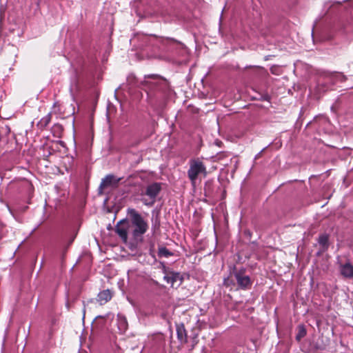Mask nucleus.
<instances>
[{
  "mask_svg": "<svg viewBox=\"0 0 353 353\" xmlns=\"http://www.w3.org/2000/svg\"><path fill=\"white\" fill-rule=\"evenodd\" d=\"M127 214L130 217V234L134 240L141 239L148 230V224L143 217L134 208H128Z\"/></svg>",
  "mask_w": 353,
  "mask_h": 353,
  "instance_id": "f257e3e1",
  "label": "nucleus"
},
{
  "mask_svg": "<svg viewBox=\"0 0 353 353\" xmlns=\"http://www.w3.org/2000/svg\"><path fill=\"white\" fill-rule=\"evenodd\" d=\"M188 176L193 187L196 186V181L199 177H206L208 172L204 163L199 158L192 159L189 161Z\"/></svg>",
  "mask_w": 353,
  "mask_h": 353,
  "instance_id": "f03ea898",
  "label": "nucleus"
},
{
  "mask_svg": "<svg viewBox=\"0 0 353 353\" xmlns=\"http://www.w3.org/2000/svg\"><path fill=\"white\" fill-rule=\"evenodd\" d=\"M341 75L338 73H332L329 72H321L319 73L317 85L316 87V92L321 94L325 92L330 85H333L337 82Z\"/></svg>",
  "mask_w": 353,
  "mask_h": 353,
  "instance_id": "7ed1b4c3",
  "label": "nucleus"
},
{
  "mask_svg": "<svg viewBox=\"0 0 353 353\" xmlns=\"http://www.w3.org/2000/svg\"><path fill=\"white\" fill-rule=\"evenodd\" d=\"M130 228V222L128 219L120 220L115 225V232L124 243L128 241V234L131 231Z\"/></svg>",
  "mask_w": 353,
  "mask_h": 353,
  "instance_id": "20e7f679",
  "label": "nucleus"
},
{
  "mask_svg": "<svg viewBox=\"0 0 353 353\" xmlns=\"http://www.w3.org/2000/svg\"><path fill=\"white\" fill-rule=\"evenodd\" d=\"M232 274L240 289L246 290L251 286V279L249 276L245 274V270L244 268L234 270Z\"/></svg>",
  "mask_w": 353,
  "mask_h": 353,
  "instance_id": "39448f33",
  "label": "nucleus"
},
{
  "mask_svg": "<svg viewBox=\"0 0 353 353\" xmlns=\"http://www.w3.org/2000/svg\"><path fill=\"white\" fill-rule=\"evenodd\" d=\"M122 178L117 177L113 174L106 175L101 181L99 187V193L101 194L104 188L110 187L112 188H116Z\"/></svg>",
  "mask_w": 353,
  "mask_h": 353,
  "instance_id": "423d86ee",
  "label": "nucleus"
},
{
  "mask_svg": "<svg viewBox=\"0 0 353 353\" xmlns=\"http://www.w3.org/2000/svg\"><path fill=\"white\" fill-rule=\"evenodd\" d=\"M161 185L158 183H153L146 188L145 194L151 199L150 202H147L145 199H142L143 203L146 205H152L154 203L155 198L161 191Z\"/></svg>",
  "mask_w": 353,
  "mask_h": 353,
  "instance_id": "0eeeda50",
  "label": "nucleus"
},
{
  "mask_svg": "<svg viewBox=\"0 0 353 353\" xmlns=\"http://www.w3.org/2000/svg\"><path fill=\"white\" fill-rule=\"evenodd\" d=\"M341 274L346 279H353V265L348 261L345 263L339 262Z\"/></svg>",
  "mask_w": 353,
  "mask_h": 353,
  "instance_id": "6e6552de",
  "label": "nucleus"
},
{
  "mask_svg": "<svg viewBox=\"0 0 353 353\" xmlns=\"http://www.w3.org/2000/svg\"><path fill=\"white\" fill-rule=\"evenodd\" d=\"M117 327L121 334L125 333L128 327L126 318L120 314L117 315Z\"/></svg>",
  "mask_w": 353,
  "mask_h": 353,
  "instance_id": "1a4fd4ad",
  "label": "nucleus"
},
{
  "mask_svg": "<svg viewBox=\"0 0 353 353\" xmlns=\"http://www.w3.org/2000/svg\"><path fill=\"white\" fill-rule=\"evenodd\" d=\"M112 299V293L109 290H105L100 292L97 296V301L101 305H103Z\"/></svg>",
  "mask_w": 353,
  "mask_h": 353,
  "instance_id": "9d476101",
  "label": "nucleus"
},
{
  "mask_svg": "<svg viewBox=\"0 0 353 353\" xmlns=\"http://www.w3.org/2000/svg\"><path fill=\"white\" fill-rule=\"evenodd\" d=\"M150 80L145 81L146 84H149L151 87H157V88L161 84H165L163 79L159 78L156 75H150L148 77Z\"/></svg>",
  "mask_w": 353,
  "mask_h": 353,
  "instance_id": "9b49d317",
  "label": "nucleus"
},
{
  "mask_svg": "<svg viewBox=\"0 0 353 353\" xmlns=\"http://www.w3.org/2000/svg\"><path fill=\"white\" fill-rule=\"evenodd\" d=\"M163 279L168 283L174 285V283L177 281H181V275L179 272H171L164 276Z\"/></svg>",
  "mask_w": 353,
  "mask_h": 353,
  "instance_id": "f8f14e48",
  "label": "nucleus"
},
{
  "mask_svg": "<svg viewBox=\"0 0 353 353\" xmlns=\"http://www.w3.org/2000/svg\"><path fill=\"white\" fill-rule=\"evenodd\" d=\"M51 114L48 113L45 117H43L42 119H40V121L38 122L37 125L40 129L45 128L50 122L51 121Z\"/></svg>",
  "mask_w": 353,
  "mask_h": 353,
  "instance_id": "ddd939ff",
  "label": "nucleus"
},
{
  "mask_svg": "<svg viewBox=\"0 0 353 353\" xmlns=\"http://www.w3.org/2000/svg\"><path fill=\"white\" fill-rule=\"evenodd\" d=\"M158 254L160 257L163 256L166 258L173 255V254L165 247L159 248Z\"/></svg>",
  "mask_w": 353,
  "mask_h": 353,
  "instance_id": "4468645a",
  "label": "nucleus"
},
{
  "mask_svg": "<svg viewBox=\"0 0 353 353\" xmlns=\"http://www.w3.org/2000/svg\"><path fill=\"white\" fill-rule=\"evenodd\" d=\"M319 243L323 247L327 248L328 247V236L326 234H322L319 237Z\"/></svg>",
  "mask_w": 353,
  "mask_h": 353,
  "instance_id": "2eb2a0df",
  "label": "nucleus"
},
{
  "mask_svg": "<svg viewBox=\"0 0 353 353\" xmlns=\"http://www.w3.org/2000/svg\"><path fill=\"white\" fill-rule=\"evenodd\" d=\"M306 334V330L304 328L303 326H300L299 327V332L298 334H296V339L299 341L301 340L302 338H303Z\"/></svg>",
  "mask_w": 353,
  "mask_h": 353,
  "instance_id": "dca6fc26",
  "label": "nucleus"
},
{
  "mask_svg": "<svg viewBox=\"0 0 353 353\" xmlns=\"http://www.w3.org/2000/svg\"><path fill=\"white\" fill-rule=\"evenodd\" d=\"M163 45H170V46H174L176 44H179V43L176 41V40L173 39H163L161 40Z\"/></svg>",
  "mask_w": 353,
  "mask_h": 353,
  "instance_id": "f3484780",
  "label": "nucleus"
},
{
  "mask_svg": "<svg viewBox=\"0 0 353 353\" xmlns=\"http://www.w3.org/2000/svg\"><path fill=\"white\" fill-rule=\"evenodd\" d=\"M341 1H330L326 2L325 3V7L327 8L328 9H330L334 5H341Z\"/></svg>",
  "mask_w": 353,
  "mask_h": 353,
  "instance_id": "a211bd4d",
  "label": "nucleus"
},
{
  "mask_svg": "<svg viewBox=\"0 0 353 353\" xmlns=\"http://www.w3.org/2000/svg\"><path fill=\"white\" fill-rule=\"evenodd\" d=\"M223 283L225 286H230L231 285H234V283H232V281H230V279L229 278L224 279Z\"/></svg>",
  "mask_w": 353,
  "mask_h": 353,
  "instance_id": "6ab92c4d",
  "label": "nucleus"
},
{
  "mask_svg": "<svg viewBox=\"0 0 353 353\" xmlns=\"http://www.w3.org/2000/svg\"><path fill=\"white\" fill-rule=\"evenodd\" d=\"M54 129H58L59 130H62V126L60 124H55L54 125Z\"/></svg>",
  "mask_w": 353,
  "mask_h": 353,
  "instance_id": "aec40b11",
  "label": "nucleus"
},
{
  "mask_svg": "<svg viewBox=\"0 0 353 353\" xmlns=\"http://www.w3.org/2000/svg\"><path fill=\"white\" fill-rule=\"evenodd\" d=\"M263 150H261L259 153H258L256 157H255V159L258 158V157H259V155L261 154V153L262 152Z\"/></svg>",
  "mask_w": 353,
  "mask_h": 353,
  "instance_id": "412c9836",
  "label": "nucleus"
},
{
  "mask_svg": "<svg viewBox=\"0 0 353 353\" xmlns=\"http://www.w3.org/2000/svg\"><path fill=\"white\" fill-rule=\"evenodd\" d=\"M6 128V129H7L8 132H9V131H10V128H9V126H8V125H7Z\"/></svg>",
  "mask_w": 353,
  "mask_h": 353,
  "instance_id": "4be33fe9",
  "label": "nucleus"
},
{
  "mask_svg": "<svg viewBox=\"0 0 353 353\" xmlns=\"http://www.w3.org/2000/svg\"><path fill=\"white\" fill-rule=\"evenodd\" d=\"M101 317H102L101 316H97V317H96V319H97V318H101Z\"/></svg>",
  "mask_w": 353,
  "mask_h": 353,
  "instance_id": "5701e85b",
  "label": "nucleus"
},
{
  "mask_svg": "<svg viewBox=\"0 0 353 353\" xmlns=\"http://www.w3.org/2000/svg\"><path fill=\"white\" fill-rule=\"evenodd\" d=\"M154 283L157 284V285L159 284L158 282H157V281H154Z\"/></svg>",
  "mask_w": 353,
  "mask_h": 353,
  "instance_id": "b1692460",
  "label": "nucleus"
},
{
  "mask_svg": "<svg viewBox=\"0 0 353 353\" xmlns=\"http://www.w3.org/2000/svg\"><path fill=\"white\" fill-rule=\"evenodd\" d=\"M348 0H343V2H345V1H347Z\"/></svg>",
  "mask_w": 353,
  "mask_h": 353,
  "instance_id": "393cba45",
  "label": "nucleus"
}]
</instances>
